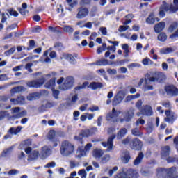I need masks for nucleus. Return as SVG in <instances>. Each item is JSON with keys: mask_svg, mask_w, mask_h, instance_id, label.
<instances>
[{"mask_svg": "<svg viewBox=\"0 0 178 178\" xmlns=\"http://www.w3.org/2000/svg\"><path fill=\"white\" fill-rule=\"evenodd\" d=\"M98 131V128L92 127L90 129L82 130L79 136H74V140H76L78 144L83 145L84 144V137H90V136H94Z\"/></svg>", "mask_w": 178, "mask_h": 178, "instance_id": "nucleus-1", "label": "nucleus"}, {"mask_svg": "<svg viewBox=\"0 0 178 178\" xmlns=\"http://www.w3.org/2000/svg\"><path fill=\"white\" fill-rule=\"evenodd\" d=\"M60 152L63 156H70L74 152V145L69 142V140H64L61 143Z\"/></svg>", "mask_w": 178, "mask_h": 178, "instance_id": "nucleus-2", "label": "nucleus"}, {"mask_svg": "<svg viewBox=\"0 0 178 178\" xmlns=\"http://www.w3.org/2000/svg\"><path fill=\"white\" fill-rule=\"evenodd\" d=\"M165 4L161 5L159 8V15L161 17H165L166 16V13L165 12H169L170 13H176L178 11V6H175L173 4H168L166 2Z\"/></svg>", "mask_w": 178, "mask_h": 178, "instance_id": "nucleus-3", "label": "nucleus"}, {"mask_svg": "<svg viewBox=\"0 0 178 178\" xmlns=\"http://www.w3.org/2000/svg\"><path fill=\"white\" fill-rule=\"evenodd\" d=\"M55 86H56V78L54 77L45 83L44 87L45 88H51L54 98H55V99H58L60 92L58 90L55 89Z\"/></svg>", "mask_w": 178, "mask_h": 178, "instance_id": "nucleus-4", "label": "nucleus"}, {"mask_svg": "<svg viewBox=\"0 0 178 178\" xmlns=\"http://www.w3.org/2000/svg\"><path fill=\"white\" fill-rule=\"evenodd\" d=\"M152 76L149 78V81L150 83H159V84H162V83H164V81L166 80V75L165 73L162 72H155L153 73Z\"/></svg>", "mask_w": 178, "mask_h": 178, "instance_id": "nucleus-5", "label": "nucleus"}, {"mask_svg": "<svg viewBox=\"0 0 178 178\" xmlns=\"http://www.w3.org/2000/svg\"><path fill=\"white\" fill-rule=\"evenodd\" d=\"M129 147L134 151H141L143 149V142L138 138L131 139Z\"/></svg>", "mask_w": 178, "mask_h": 178, "instance_id": "nucleus-6", "label": "nucleus"}, {"mask_svg": "<svg viewBox=\"0 0 178 178\" xmlns=\"http://www.w3.org/2000/svg\"><path fill=\"white\" fill-rule=\"evenodd\" d=\"M45 83V79L44 77L28 81L26 83V86L29 87V88H40L42 86H44Z\"/></svg>", "mask_w": 178, "mask_h": 178, "instance_id": "nucleus-7", "label": "nucleus"}, {"mask_svg": "<svg viewBox=\"0 0 178 178\" xmlns=\"http://www.w3.org/2000/svg\"><path fill=\"white\" fill-rule=\"evenodd\" d=\"M139 177L140 174H138V172H136L133 168H129L127 170L125 176H123L122 174H118L115 178H138Z\"/></svg>", "mask_w": 178, "mask_h": 178, "instance_id": "nucleus-8", "label": "nucleus"}, {"mask_svg": "<svg viewBox=\"0 0 178 178\" xmlns=\"http://www.w3.org/2000/svg\"><path fill=\"white\" fill-rule=\"evenodd\" d=\"M73 84H74V79L73 76H68L63 85L60 86V90H62L63 91L70 90V88L73 87Z\"/></svg>", "mask_w": 178, "mask_h": 178, "instance_id": "nucleus-9", "label": "nucleus"}, {"mask_svg": "<svg viewBox=\"0 0 178 178\" xmlns=\"http://www.w3.org/2000/svg\"><path fill=\"white\" fill-rule=\"evenodd\" d=\"M134 118V108H131L124 113V118H120V123H124V122H131V120Z\"/></svg>", "mask_w": 178, "mask_h": 178, "instance_id": "nucleus-10", "label": "nucleus"}, {"mask_svg": "<svg viewBox=\"0 0 178 178\" xmlns=\"http://www.w3.org/2000/svg\"><path fill=\"white\" fill-rule=\"evenodd\" d=\"M124 99V93L122 91H119L115 96L112 101L113 106H118L119 104L122 103V101Z\"/></svg>", "mask_w": 178, "mask_h": 178, "instance_id": "nucleus-11", "label": "nucleus"}, {"mask_svg": "<svg viewBox=\"0 0 178 178\" xmlns=\"http://www.w3.org/2000/svg\"><path fill=\"white\" fill-rule=\"evenodd\" d=\"M77 19H84V17H87L88 16L89 10L88 8L86 7H79L77 8Z\"/></svg>", "mask_w": 178, "mask_h": 178, "instance_id": "nucleus-12", "label": "nucleus"}, {"mask_svg": "<svg viewBox=\"0 0 178 178\" xmlns=\"http://www.w3.org/2000/svg\"><path fill=\"white\" fill-rule=\"evenodd\" d=\"M164 90L168 95H171L172 97H177L178 95V88L175 86H166Z\"/></svg>", "mask_w": 178, "mask_h": 178, "instance_id": "nucleus-13", "label": "nucleus"}, {"mask_svg": "<svg viewBox=\"0 0 178 178\" xmlns=\"http://www.w3.org/2000/svg\"><path fill=\"white\" fill-rule=\"evenodd\" d=\"M116 138V135L113 134L107 140V142H102V145L106 147H107L108 151H112L113 148V140Z\"/></svg>", "mask_w": 178, "mask_h": 178, "instance_id": "nucleus-14", "label": "nucleus"}, {"mask_svg": "<svg viewBox=\"0 0 178 178\" xmlns=\"http://www.w3.org/2000/svg\"><path fill=\"white\" fill-rule=\"evenodd\" d=\"M52 154V149L48 146H44L42 147L40 152L41 159H47Z\"/></svg>", "mask_w": 178, "mask_h": 178, "instance_id": "nucleus-15", "label": "nucleus"}, {"mask_svg": "<svg viewBox=\"0 0 178 178\" xmlns=\"http://www.w3.org/2000/svg\"><path fill=\"white\" fill-rule=\"evenodd\" d=\"M116 63L109 61L108 59L103 58L100 60L96 61V63H92L90 64V66L92 65H97V66H106L108 65H115Z\"/></svg>", "mask_w": 178, "mask_h": 178, "instance_id": "nucleus-16", "label": "nucleus"}, {"mask_svg": "<svg viewBox=\"0 0 178 178\" xmlns=\"http://www.w3.org/2000/svg\"><path fill=\"white\" fill-rule=\"evenodd\" d=\"M165 173H166V176L167 177L169 178H178V175H175L177 172V168L175 166H172L171 168H167L165 170Z\"/></svg>", "mask_w": 178, "mask_h": 178, "instance_id": "nucleus-17", "label": "nucleus"}, {"mask_svg": "<svg viewBox=\"0 0 178 178\" xmlns=\"http://www.w3.org/2000/svg\"><path fill=\"white\" fill-rule=\"evenodd\" d=\"M119 115H120V111H116V109L113 108L112 112L108 113L106 115V120L107 122H111V120H112V119H113L114 118H118V116H119Z\"/></svg>", "mask_w": 178, "mask_h": 178, "instance_id": "nucleus-18", "label": "nucleus"}, {"mask_svg": "<svg viewBox=\"0 0 178 178\" xmlns=\"http://www.w3.org/2000/svg\"><path fill=\"white\" fill-rule=\"evenodd\" d=\"M123 156L121 157V161L122 163H128L130 162V159H131V156L130 155V152L128 150H125L122 153Z\"/></svg>", "mask_w": 178, "mask_h": 178, "instance_id": "nucleus-19", "label": "nucleus"}, {"mask_svg": "<svg viewBox=\"0 0 178 178\" xmlns=\"http://www.w3.org/2000/svg\"><path fill=\"white\" fill-rule=\"evenodd\" d=\"M165 27H166V23L163 22H159L154 26V31L157 34H159V33H161L165 29Z\"/></svg>", "mask_w": 178, "mask_h": 178, "instance_id": "nucleus-20", "label": "nucleus"}, {"mask_svg": "<svg viewBox=\"0 0 178 178\" xmlns=\"http://www.w3.org/2000/svg\"><path fill=\"white\" fill-rule=\"evenodd\" d=\"M22 91H24V86H15L13 88L10 90V95L12 97L15 95V94H19L22 92Z\"/></svg>", "mask_w": 178, "mask_h": 178, "instance_id": "nucleus-21", "label": "nucleus"}, {"mask_svg": "<svg viewBox=\"0 0 178 178\" xmlns=\"http://www.w3.org/2000/svg\"><path fill=\"white\" fill-rule=\"evenodd\" d=\"M170 155V147L169 145L164 146L161 148V156L168 158Z\"/></svg>", "mask_w": 178, "mask_h": 178, "instance_id": "nucleus-22", "label": "nucleus"}, {"mask_svg": "<svg viewBox=\"0 0 178 178\" xmlns=\"http://www.w3.org/2000/svg\"><path fill=\"white\" fill-rule=\"evenodd\" d=\"M143 159H144V153H143V152H140L138 153V156L134 161L133 164L134 165V166H138V165H140V163L143 162Z\"/></svg>", "mask_w": 178, "mask_h": 178, "instance_id": "nucleus-23", "label": "nucleus"}, {"mask_svg": "<svg viewBox=\"0 0 178 178\" xmlns=\"http://www.w3.org/2000/svg\"><path fill=\"white\" fill-rule=\"evenodd\" d=\"M83 146H79L77 149L76 158H83V156H86L87 155V152L83 149Z\"/></svg>", "mask_w": 178, "mask_h": 178, "instance_id": "nucleus-24", "label": "nucleus"}, {"mask_svg": "<svg viewBox=\"0 0 178 178\" xmlns=\"http://www.w3.org/2000/svg\"><path fill=\"white\" fill-rule=\"evenodd\" d=\"M35 47V40H30L29 41V46L26 47V46H22V49L24 51H31L32 49H34Z\"/></svg>", "mask_w": 178, "mask_h": 178, "instance_id": "nucleus-25", "label": "nucleus"}, {"mask_svg": "<svg viewBox=\"0 0 178 178\" xmlns=\"http://www.w3.org/2000/svg\"><path fill=\"white\" fill-rule=\"evenodd\" d=\"M127 134V129L126 128H121L120 129V131L118 132L117 134V138L118 140H122L124 136Z\"/></svg>", "mask_w": 178, "mask_h": 178, "instance_id": "nucleus-26", "label": "nucleus"}, {"mask_svg": "<svg viewBox=\"0 0 178 178\" xmlns=\"http://www.w3.org/2000/svg\"><path fill=\"white\" fill-rule=\"evenodd\" d=\"M165 115L167 116V118H165L164 119L165 122H167L168 123H169L170 120H173L175 115H172V111L166 110L165 111Z\"/></svg>", "mask_w": 178, "mask_h": 178, "instance_id": "nucleus-27", "label": "nucleus"}, {"mask_svg": "<svg viewBox=\"0 0 178 178\" xmlns=\"http://www.w3.org/2000/svg\"><path fill=\"white\" fill-rule=\"evenodd\" d=\"M141 95L140 93H136V95H130L126 97L124 102H130V101H133V99H137V98H140Z\"/></svg>", "mask_w": 178, "mask_h": 178, "instance_id": "nucleus-28", "label": "nucleus"}, {"mask_svg": "<svg viewBox=\"0 0 178 178\" xmlns=\"http://www.w3.org/2000/svg\"><path fill=\"white\" fill-rule=\"evenodd\" d=\"M89 87H90L92 90H97L98 88H102L104 85L101 82H92L90 83Z\"/></svg>", "mask_w": 178, "mask_h": 178, "instance_id": "nucleus-29", "label": "nucleus"}, {"mask_svg": "<svg viewBox=\"0 0 178 178\" xmlns=\"http://www.w3.org/2000/svg\"><path fill=\"white\" fill-rule=\"evenodd\" d=\"M146 22L147 24H154L155 23V14L154 13H151L148 17L146 19Z\"/></svg>", "mask_w": 178, "mask_h": 178, "instance_id": "nucleus-30", "label": "nucleus"}, {"mask_svg": "<svg viewBox=\"0 0 178 178\" xmlns=\"http://www.w3.org/2000/svg\"><path fill=\"white\" fill-rule=\"evenodd\" d=\"M22 126H18L15 129L14 127H11L9 129V133H10V134H15V136H16L17 134H19L20 131H22Z\"/></svg>", "mask_w": 178, "mask_h": 178, "instance_id": "nucleus-31", "label": "nucleus"}, {"mask_svg": "<svg viewBox=\"0 0 178 178\" xmlns=\"http://www.w3.org/2000/svg\"><path fill=\"white\" fill-rule=\"evenodd\" d=\"M122 49L124 51V57L127 58V56H129L130 50L129 49V44H122Z\"/></svg>", "mask_w": 178, "mask_h": 178, "instance_id": "nucleus-32", "label": "nucleus"}, {"mask_svg": "<svg viewBox=\"0 0 178 178\" xmlns=\"http://www.w3.org/2000/svg\"><path fill=\"white\" fill-rule=\"evenodd\" d=\"M143 113L146 115V116H152L154 115V112L152 111V108L149 106L147 108H144L142 110Z\"/></svg>", "mask_w": 178, "mask_h": 178, "instance_id": "nucleus-33", "label": "nucleus"}, {"mask_svg": "<svg viewBox=\"0 0 178 178\" xmlns=\"http://www.w3.org/2000/svg\"><path fill=\"white\" fill-rule=\"evenodd\" d=\"M157 38L159 41H161V42H165V41L168 40V35H166V33L161 32L159 34Z\"/></svg>", "mask_w": 178, "mask_h": 178, "instance_id": "nucleus-34", "label": "nucleus"}, {"mask_svg": "<svg viewBox=\"0 0 178 178\" xmlns=\"http://www.w3.org/2000/svg\"><path fill=\"white\" fill-rule=\"evenodd\" d=\"M39 156L40 152H38V150H33L30 154L31 159H33V161L35 159H38Z\"/></svg>", "mask_w": 178, "mask_h": 178, "instance_id": "nucleus-35", "label": "nucleus"}, {"mask_svg": "<svg viewBox=\"0 0 178 178\" xmlns=\"http://www.w3.org/2000/svg\"><path fill=\"white\" fill-rule=\"evenodd\" d=\"M161 52L163 55H168V54H172V52H175V49H173L172 47H167L161 49Z\"/></svg>", "mask_w": 178, "mask_h": 178, "instance_id": "nucleus-36", "label": "nucleus"}, {"mask_svg": "<svg viewBox=\"0 0 178 178\" xmlns=\"http://www.w3.org/2000/svg\"><path fill=\"white\" fill-rule=\"evenodd\" d=\"M104 155V152L101 149L93 150V156L95 158H101Z\"/></svg>", "mask_w": 178, "mask_h": 178, "instance_id": "nucleus-37", "label": "nucleus"}, {"mask_svg": "<svg viewBox=\"0 0 178 178\" xmlns=\"http://www.w3.org/2000/svg\"><path fill=\"white\" fill-rule=\"evenodd\" d=\"M131 134L132 136H135V137H140V136H143V133L140 131L138 128L131 129Z\"/></svg>", "mask_w": 178, "mask_h": 178, "instance_id": "nucleus-38", "label": "nucleus"}, {"mask_svg": "<svg viewBox=\"0 0 178 178\" xmlns=\"http://www.w3.org/2000/svg\"><path fill=\"white\" fill-rule=\"evenodd\" d=\"M88 81H85L81 86H76L74 88L75 91H80V90H83V88H86L87 86H88Z\"/></svg>", "mask_w": 178, "mask_h": 178, "instance_id": "nucleus-39", "label": "nucleus"}, {"mask_svg": "<svg viewBox=\"0 0 178 178\" xmlns=\"http://www.w3.org/2000/svg\"><path fill=\"white\" fill-rule=\"evenodd\" d=\"M38 97V93L33 92L27 96L28 101H34V99H37Z\"/></svg>", "mask_w": 178, "mask_h": 178, "instance_id": "nucleus-40", "label": "nucleus"}, {"mask_svg": "<svg viewBox=\"0 0 178 178\" xmlns=\"http://www.w3.org/2000/svg\"><path fill=\"white\" fill-rule=\"evenodd\" d=\"M177 159H178L177 156H168L167 158V162H168V163H173L175 162L177 163Z\"/></svg>", "mask_w": 178, "mask_h": 178, "instance_id": "nucleus-41", "label": "nucleus"}, {"mask_svg": "<svg viewBox=\"0 0 178 178\" xmlns=\"http://www.w3.org/2000/svg\"><path fill=\"white\" fill-rule=\"evenodd\" d=\"M111 159V155L109 154H105L103 156L101 159V163H106L107 162H109Z\"/></svg>", "mask_w": 178, "mask_h": 178, "instance_id": "nucleus-42", "label": "nucleus"}, {"mask_svg": "<svg viewBox=\"0 0 178 178\" xmlns=\"http://www.w3.org/2000/svg\"><path fill=\"white\" fill-rule=\"evenodd\" d=\"M142 63L143 65H144V66H148V65H152L154 62L151 60L149 58L146 57L143 60Z\"/></svg>", "mask_w": 178, "mask_h": 178, "instance_id": "nucleus-43", "label": "nucleus"}, {"mask_svg": "<svg viewBox=\"0 0 178 178\" xmlns=\"http://www.w3.org/2000/svg\"><path fill=\"white\" fill-rule=\"evenodd\" d=\"M63 31H65V33H69L70 34H72V33L74 31V29H73V27H72L71 26H65L63 28Z\"/></svg>", "mask_w": 178, "mask_h": 178, "instance_id": "nucleus-44", "label": "nucleus"}, {"mask_svg": "<svg viewBox=\"0 0 178 178\" xmlns=\"http://www.w3.org/2000/svg\"><path fill=\"white\" fill-rule=\"evenodd\" d=\"M48 139L49 140V141H52L56 139V138L55 137V131L51 130L49 132Z\"/></svg>", "mask_w": 178, "mask_h": 178, "instance_id": "nucleus-45", "label": "nucleus"}, {"mask_svg": "<svg viewBox=\"0 0 178 178\" xmlns=\"http://www.w3.org/2000/svg\"><path fill=\"white\" fill-rule=\"evenodd\" d=\"M104 51H106V43L102 44V47H98L97 49V53L99 55V54H102Z\"/></svg>", "mask_w": 178, "mask_h": 178, "instance_id": "nucleus-46", "label": "nucleus"}, {"mask_svg": "<svg viewBox=\"0 0 178 178\" xmlns=\"http://www.w3.org/2000/svg\"><path fill=\"white\" fill-rule=\"evenodd\" d=\"M66 59L69 60V62L71 63H74L76 62V58H74V56L72 54H66L65 56Z\"/></svg>", "mask_w": 178, "mask_h": 178, "instance_id": "nucleus-47", "label": "nucleus"}, {"mask_svg": "<svg viewBox=\"0 0 178 178\" xmlns=\"http://www.w3.org/2000/svg\"><path fill=\"white\" fill-rule=\"evenodd\" d=\"M177 22H173L168 28L169 31H170V33H173V31L177 29Z\"/></svg>", "mask_w": 178, "mask_h": 178, "instance_id": "nucleus-48", "label": "nucleus"}, {"mask_svg": "<svg viewBox=\"0 0 178 178\" xmlns=\"http://www.w3.org/2000/svg\"><path fill=\"white\" fill-rule=\"evenodd\" d=\"M15 51H16V48L15 47H11L9 50H7L5 51V55L6 56H10V55H12L13 54L15 53Z\"/></svg>", "mask_w": 178, "mask_h": 178, "instance_id": "nucleus-49", "label": "nucleus"}, {"mask_svg": "<svg viewBox=\"0 0 178 178\" xmlns=\"http://www.w3.org/2000/svg\"><path fill=\"white\" fill-rule=\"evenodd\" d=\"M8 12L10 16H14V17H17V16H19V13L13 9H9L8 10Z\"/></svg>", "mask_w": 178, "mask_h": 178, "instance_id": "nucleus-50", "label": "nucleus"}, {"mask_svg": "<svg viewBox=\"0 0 178 178\" xmlns=\"http://www.w3.org/2000/svg\"><path fill=\"white\" fill-rule=\"evenodd\" d=\"M26 114V111H23L22 112L18 113L17 115H14L13 118L15 119H20V118H23Z\"/></svg>", "mask_w": 178, "mask_h": 178, "instance_id": "nucleus-51", "label": "nucleus"}, {"mask_svg": "<svg viewBox=\"0 0 178 178\" xmlns=\"http://www.w3.org/2000/svg\"><path fill=\"white\" fill-rule=\"evenodd\" d=\"M24 101H26V99L24 97V96L17 97V105H19V104H23Z\"/></svg>", "mask_w": 178, "mask_h": 178, "instance_id": "nucleus-52", "label": "nucleus"}, {"mask_svg": "<svg viewBox=\"0 0 178 178\" xmlns=\"http://www.w3.org/2000/svg\"><path fill=\"white\" fill-rule=\"evenodd\" d=\"M55 166H56V163H55V161H52L46 164L44 168L49 169L51 168H55Z\"/></svg>", "mask_w": 178, "mask_h": 178, "instance_id": "nucleus-53", "label": "nucleus"}, {"mask_svg": "<svg viewBox=\"0 0 178 178\" xmlns=\"http://www.w3.org/2000/svg\"><path fill=\"white\" fill-rule=\"evenodd\" d=\"M17 27V24H13L6 27L7 31H11V30H15Z\"/></svg>", "mask_w": 178, "mask_h": 178, "instance_id": "nucleus-54", "label": "nucleus"}, {"mask_svg": "<svg viewBox=\"0 0 178 178\" xmlns=\"http://www.w3.org/2000/svg\"><path fill=\"white\" fill-rule=\"evenodd\" d=\"M127 62H129V60H127V59L120 60L116 62V65L118 66H123V65H124V63H126Z\"/></svg>", "mask_w": 178, "mask_h": 178, "instance_id": "nucleus-55", "label": "nucleus"}, {"mask_svg": "<svg viewBox=\"0 0 178 178\" xmlns=\"http://www.w3.org/2000/svg\"><path fill=\"white\" fill-rule=\"evenodd\" d=\"M78 173H79V175L82 176L81 178L87 177V172H86V170H84V169L80 170Z\"/></svg>", "mask_w": 178, "mask_h": 178, "instance_id": "nucleus-56", "label": "nucleus"}, {"mask_svg": "<svg viewBox=\"0 0 178 178\" xmlns=\"http://www.w3.org/2000/svg\"><path fill=\"white\" fill-rule=\"evenodd\" d=\"M131 142V139H130V138H126L125 139L122 140V144L124 145H127V144H129V146L130 147Z\"/></svg>", "mask_w": 178, "mask_h": 178, "instance_id": "nucleus-57", "label": "nucleus"}, {"mask_svg": "<svg viewBox=\"0 0 178 178\" xmlns=\"http://www.w3.org/2000/svg\"><path fill=\"white\" fill-rule=\"evenodd\" d=\"M129 26H124L123 25L120 26H119L120 33H123V31H126L127 30L129 29Z\"/></svg>", "mask_w": 178, "mask_h": 178, "instance_id": "nucleus-58", "label": "nucleus"}, {"mask_svg": "<svg viewBox=\"0 0 178 178\" xmlns=\"http://www.w3.org/2000/svg\"><path fill=\"white\" fill-rule=\"evenodd\" d=\"M17 173H19V170L16 169H13L8 171V175H9L10 176H13L15 175H17Z\"/></svg>", "mask_w": 178, "mask_h": 178, "instance_id": "nucleus-59", "label": "nucleus"}, {"mask_svg": "<svg viewBox=\"0 0 178 178\" xmlns=\"http://www.w3.org/2000/svg\"><path fill=\"white\" fill-rule=\"evenodd\" d=\"M79 34H80L79 31H76L74 33V40H75L76 41L80 40V35H79Z\"/></svg>", "mask_w": 178, "mask_h": 178, "instance_id": "nucleus-60", "label": "nucleus"}, {"mask_svg": "<svg viewBox=\"0 0 178 178\" xmlns=\"http://www.w3.org/2000/svg\"><path fill=\"white\" fill-rule=\"evenodd\" d=\"M99 31H101V33L103 35H106V34H108L106 27H100L99 28Z\"/></svg>", "mask_w": 178, "mask_h": 178, "instance_id": "nucleus-61", "label": "nucleus"}, {"mask_svg": "<svg viewBox=\"0 0 178 178\" xmlns=\"http://www.w3.org/2000/svg\"><path fill=\"white\" fill-rule=\"evenodd\" d=\"M136 126H138V124L144 125V124H145V120L138 118L137 120V121L136 122Z\"/></svg>", "mask_w": 178, "mask_h": 178, "instance_id": "nucleus-62", "label": "nucleus"}, {"mask_svg": "<svg viewBox=\"0 0 178 178\" xmlns=\"http://www.w3.org/2000/svg\"><path fill=\"white\" fill-rule=\"evenodd\" d=\"M161 105H162V106H164V108H170V106H171L170 102H169V101L163 102L161 103Z\"/></svg>", "mask_w": 178, "mask_h": 178, "instance_id": "nucleus-63", "label": "nucleus"}, {"mask_svg": "<svg viewBox=\"0 0 178 178\" xmlns=\"http://www.w3.org/2000/svg\"><path fill=\"white\" fill-rule=\"evenodd\" d=\"M118 169V166H115L113 168V169L109 170V172H108L109 176H112V175H113V173H115V172H116Z\"/></svg>", "mask_w": 178, "mask_h": 178, "instance_id": "nucleus-64", "label": "nucleus"}]
</instances>
